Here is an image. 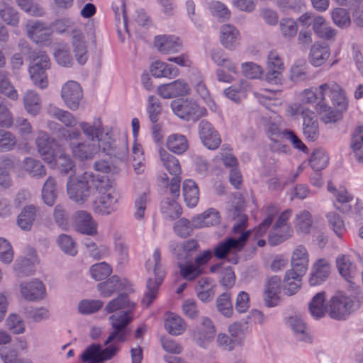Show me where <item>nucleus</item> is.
<instances>
[{"label":"nucleus","mask_w":363,"mask_h":363,"mask_svg":"<svg viewBox=\"0 0 363 363\" xmlns=\"http://www.w3.org/2000/svg\"><path fill=\"white\" fill-rule=\"evenodd\" d=\"M319 101L315 110L322 115L321 118L325 123L335 122L339 114L332 110L331 105L337 107L338 111L346 109L347 103L345 94L340 86L335 82L320 85L318 88Z\"/></svg>","instance_id":"f257e3e1"},{"label":"nucleus","mask_w":363,"mask_h":363,"mask_svg":"<svg viewBox=\"0 0 363 363\" xmlns=\"http://www.w3.org/2000/svg\"><path fill=\"white\" fill-rule=\"evenodd\" d=\"M101 151L107 155L119 160L125 159L128 152L127 140L113 138L111 131L104 128L99 118H94L92 122V153Z\"/></svg>","instance_id":"f03ea898"},{"label":"nucleus","mask_w":363,"mask_h":363,"mask_svg":"<svg viewBox=\"0 0 363 363\" xmlns=\"http://www.w3.org/2000/svg\"><path fill=\"white\" fill-rule=\"evenodd\" d=\"M35 145L42 159L51 167H57L61 173L67 174L74 168V162L69 155L62 154L57 159L55 148L58 144L48 133L39 131Z\"/></svg>","instance_id":"7ed1b4c3"},{"label":"nucleus","mask_w":363,"mask_h":363,"mask_svg":"<svg viewBox=\"0 0 363 363\" xmlns=\"http://www.w3.org/2000/svg\"><path fill=\"white\" fill-rule=\"evenodd\" d=\"M92 183L95 188L92 192L94 196L95 213L102 215L111 213L113 205L116 203L118 199L109 179L106 175L99 177L92 174Z\"/></svg>","instance_id":"20e7f679"},{"label":"nucleus","mask_w":363,"mask_h":363,"mask_svg":"<svg viewBox=\"0 0 363 363\" xmlns=\"http://www.w3.org/2000/svg\"><path fill=\"white\" fill-rule=\"evenodd\" d=\"M153 259H149L147 262V270L152 269L148 277L146 288L147 291L142 299V302L147 307L150 306L156 298L159 286L162 282L164 278V271L160 264V252L156 249L152 255Z\"/></svg>","instance_id":"39448f33"},{"label":"nucleus","mask_w":363,"mask_h":363,"mask_svg":"<svg viewBox=\"0 0 363 363\" xmlns=\"http://www.w3.org/2000/svg\"><path fill=\"white\" fill-rule=\"evenodd\" d=\"M250 233V231H245L238 238H228L218 242L213 249L214 256L219 259H227L231 264H238V253L243 249Z\"/></svg>","instance_id":"423d86ee"},{"label":"nucleus","mask_w":363,"mask_h":363,"mask_svg":"<svg viewBox=\"0 0 363 363\" xmlns=\"http://www.w3.org/2000/svg\"><path fill=\"white\" fill-rule=\"evenodd\" d=\"M174 113L186 121H196L206 114V109L193 99H178L171 102Z\"/></svg>","instance_id":"0eeeda50"},{"label":"nucleus","mask_w":363,"mask_h":363,"mask_svg":"<svg viewBox=\"0 0 363 363\" xmlns=\"http://www.w3.org/2000/svg\"><path fill=\"white\" fill-rule=\"evenodd\" d=\"M291 213V209H286L278 216L268 235L271 245H277L292 236L293 229L288 222Z\"/></svg>","instance_id":"6e6552de"},{"label":"nucleus","mask_w":363,"mask_h":363,"mask_svg":"<svg viewBox=\"0 0 363 363\" xmlns=\"http://www.w3.org/2000/svg\"><path fill=\"white\" fill-rule=\"evenodd\" d=\"M91 174L84 172L77 177L71 175L67 184V194L71 199L78 203H83L90 196L89 182Z\"/></svg>","instance_id":"1a4fd4ad"},{"label":"nucleus","mask_w":363,"mask_h":363,"mask_svg":"<svg viewBox=\"0 0 363 363\" xmlns=\"http://www.w3.org/2000/svg\"><path fill=\"white\" fill-rule=\"evenodd\" d=\"M50 59L45 52H40L33 58L29 67L30 78L34 84L41 89L46 88L48 84L46 70L50 68Z\"/></svg>","instance_id":"9d476101"},{"label":"nucleus","mask_w":363,"mask_h":363,"mask_svg":"<svg viewBox=\"0 0 363 363\" xmlns=\"http://www.w3.org/2000/svg\"><path fill=\"white\" fill-rule=\"evenodd\" d=\"M28 37L35 43L49 45L52 41V29L44 22L30 20L26 25Z\"/></svg>","instance_id":"9b49d317"},{"label":"nucleus","mask_w":363,"mask_h":363,"mask_svg":"<svg viewBox=\"0 0 363 363\" xmlns=\"http://www.w3.org/2000/svg\"><path fill=\"white\" fill-rule=\"evenodd\" d=\"M353 310L354 301L352 298L340 293L333 296L328 303V312L333 319H344Z\"/></svg>","instance_id":"f8f14e48"},{"label":"nucleus","mask_w":363,"mask_h":363,"mask_svg":"<svg viewBox=\"0 0 363 363\" xmlns=\"http://www.w3.org/2000/svg\"><path fill=\"white\" fill-rule=\"evenodd\" d=\"M113 331L106 340H123L128 333L127 325L133 320L130 312L116 313L110 317Z\"/></svg>","instance_id":"ddd939ff"},{"label":"nucleus","mask_w":363,"mask_h":363,"mask_svg":"<svg viewBox=\"0 0 363 363\" xmlns=\"http://www.w3.org/2000/svg\"><path fill=\"white\" fill-rule=\"evenodd\" d=\"M61 97L69 109L77 110L83 99V91L80 84L72 80L67 82L62 87Z\"/></svg>","instance_id":"4468645a"},{"label":"nucleus","mask_w":363,"mask_h":363,"mask_svg":"<svg viewBox=\"0 0 363 363\" xmlns=\"http://www.w3.org/2000/svg\"><path fill=\"white\" fill-rule=\"evenodd\" d=\"M158 94L164 99H171L189 94L190 87L183 79H177L171 83L160 86L157 89Z\"/></svg>","instance_id":"2eb2a0df"},{"label":"nucleus","mask_w":363,"mask_h":363,"mask_svg":"<svg viewBox=\"0 0 363 363\" xmlns=\"http://www.w3.org/2000/svg\"><path fill=\"white\" fill-rule=\"evenodd\" d=\"M199 136L202 143L210 150L218 148L221 143L218 132L206 121H201L199 123Z\"/></svg>","instance_id":"dca6fc26"},{"label":"nucleus","mask_w":363,"mask_h":363,"mask_svg":"<svg viewBox=\"0 0 363 363\" xmlns=\"http://www.w3.org/2000/svg\"><path fill=\"white\" fill-rule=\"evenodd\" d=\"M20 291L22 296L28 301H38L43 299L46 295L45 285L38 279L21 283Z\"/></svg>","instance_id":"f3484780"},{"label":"nucleus","mask_w":363,"mask_h":363,"mask_svg":"<svg viewBox=\"0 0 363 363\" xmlns=\"http://www.w3.org/2000/svg\"><path fill=\"white\" fill-rule=\"evenodd\" d=\"M281 289V280L278 276H272L267 279L265 283L264 303L268 307H273L277 305L279 297V293Z\"/></svg>","instance_id":"a211bd4d"},{"label":"nucleus","mask_w":363,"mask_h":363,"mask_svg":"<svg viewBox=\"0 0 363 363\" xmlns=\"http://www.w3.org/2000/svg\"><path fill=\"white\" fill-rule=\"evenodd\" d=\"M330 274V265L325 259H318L313 265L308 282L316 286L324 282Z\"/></svg>","instance_id":"6ab92c4d"},{"label":"nucleus","mask_w":363,"mask_h":363,"mask_svg":"<svg viewBox=\"0 0 363 363\" xmlns=\"http://www.w3.org/2000/svg\"><path fill=\"white\" fill-rule=\"evenodd\" d=\"M302 116L303 134L309 140H315L318 137V123L315 113L308 109H303Z\"/></svg>","instance_id":"aec40b11"},{"label":"nucleus","mask_w":363,"mask_h":363,"mask_svg":"<svg viewBox=\"0 0 363 363\" xmlns=\"http://www.w3.org/2000/svg\"><path fill=\"white\" fill-rule=\"evenodd\" d=\"M303 275L304 274L292 269L287 270L282 281L284 293L287 296L295 294L301 288V278Z\"/></svg>","instance_id":"412c9836"},{"label":"nucleus","mask_w":363,"mask_h":363,"mask_svg":"<svg viewBox=\"0 0 363 363\" xmlns=\"http://www.w3.org/2000/svg\"><path fill=\"white\" fill-rule=\"evenodd\" d=\"M308 254L306 248L303 245L297 246L291 256V269L305 274L308 269Z\"/></svg>","instance_id":"4be33fe9"},{"label":"nucleus","mask_w":363,"mask_h":363,"mask_svg":"<svg viewBox=\"0 0 363 363\" xmlns=\"http://www.w3.org/2000/svg\"><path fill=\"white\" fill-rule=\"evenodd\" d=\"M312 28L319 38L326 40H333L337 34L336 30L332 28L321 16L313 18Z\"/></svg>","instance_id":"5701e85b"},{"label":"nucleus","mask_w":363,"mask_h":363,"mask_svg":"<svg viewBox=\"0 0 363 363\" xmlns=\"http://www.w3.org/2000/svg\"><path fill=\"white\" fill-rule=\"evenodd\" d=\"M164 328L172 335H179L186 329V323L179 315L168 312L164 319Z\"/></svg>","instance_id":"b1692460"},{"label":"nucleus","mask_w":363,"mask_h":363,"mask_svg":"<svg viewBox=\"0 0 363 363\" xmlns=\"http://www.w3.org/2000/svg\"><path fill=\"white\" fill-rule=\"evenodd\" d=\"M106 347L92 344V363H104L116 355L118 347L114 345H108L111 342H105Z\"/></svg>","instance_id":"393cba45"},{"label":"nucleus","mask_w":363,"mask_h":363,"mask_svg":"<svg viewBox=\"0 0 363 363\" xmlns=\"http://www.w3.org/2000/svg\"><path fill=\"white\" fill-rule=\"evenodd\" d=\"M199 248V243L194 239L184 241L177 250L178 262L192 263L194 255Z\"/></svg>","instance_id":"a878e982"},{"label":"nucleus","mask_w":363,"mask_h":363,"mask_svg":"<svg viewBox=\"0 0 363 363\" xmlns=\"http://www.w3.org/2000/svg\"><path fill=\"white\" fill-rule=\"evenodd\" d=\"M72 43L74 47V52L76 60L80 65H84L88 60L86 45L84 36L80 30H73Z\"/></svg>","instance_id":"bb28decb"},{"label":"nucleus","mask_w":363,"mask_h":363,"mask_svg":"<svg viewBox=\"0 0 363 363\" xmlns=\"http://www.w3.org/2000/svg\"><path fill=\"white\" fill-rule=\"evenodd\" d=\"M214 287L215 284L211 279H200L195 286L198 298L203 302L211 301L215 296Z\"/></svg>","instance_id":"cd10ccee"},{"label":"nucleus","mask_w":363,"mask_h":363,"mask_svg":"<svg viewBox=\"0 0 363 363\" xmlns=\"http://www.w3.org/2000/svg\"><path fill=\"white\" fill-rule=\"evenodd\" d=\"M220 222L218 211L214 208H209L203 213L193 218V226L194 228H203L216 225Z\"/></svg>","instance_id":"c85d7f7f"},{"label":"nucleus","mask_w":363,"mask_h":363,"mask_svg":"<svg viewBox=\"0 0 363 363\" xmlns=\"http://www.w3.org/2000/svg\"><path fill=\"white\" fill-rule=\"evenodd\" d=\"M113 10L115 13L116 21H117V31L118 36L122 43L124 42L125 38L123 36V32L125 31L129 34L128 30L127 16L125 13V4L123 0H121L118 5L113 4L112 6Z\"/></svg>","instance_id":"c756f323"},{"label":"nucleus","mask_w":363,"mask_h":363,"mask_svg":"<svg viewBox=\"0 0 363 363\" xmlns=\"http://www.w3.org/2000/svg\"><path fill=\"white\" fill-rule=\"evenodd\" d=\"M155 45L160 52L169 53L177 52L181 47V43L177 37L162 35L155 38Z\"/></svg>","instance_id":"7c9ffc66"},{"label":"nucleus","mask_w":363,"mask_h":363,"mask_svg":"<svg viewBox=\"0 0 363 363\" xmlns=\"http://www.w3.org/2000/svg\"><path fill=\"white\" fill-rule=\"evenodd\" d=\"M220 40L221 44L228 49L234 48L240 39L239 31L232 25L224 24L220 28Z\"/></svg>","instance_id":"2f4dec72"},{"label":"nucleus","mask_w":363,"mask_h":363,"mask_svg":"<svg viewBox=\"0 0 363 363\" xmlns=\"http://www.w3.org/2000/svg\"><path fill=\"white\" fill-rule=\"evenodd\" d=\"M329 55L330 48L325 44L315 43L311 48V62L315 67L322 65Z\"/></svg>","instance_id":"473e14b6"},{"label":"nucleus","mask_w":363,"mask_h":363,"mask_svg":"<svg viewBox=\"0 0 363 363\" xmlns=\"http://www.w3.org/2000/svg\"><path fill=\"white\" fill-rule=\"evenodd\" d=\"M279 210V208L274 204H270L266 207L264 220L255 229V233L257 237H261L265 234L274 219L278 216Z\"/></svg>","instance_id":"72a5a7b5"},{"label":"nucleus","mask_w":363,"mask_h":363,"mask_svg":"<svg viewBox=\"0 0 363 363\" xmlns=\"http://www.w3.org/2000/svg\"><path fill=\"white\" fill-rule=\"evenodd\" d=\"M183 196L189 206H196L199 199V191L196 184L193 180L186 179L183 182Z\"/></svg>","instance_id":"f704fd0d"},{"label":"nucleus","mask_w":363,"mask_h":363,"mask_svg":"<svg viewBox=\"0 0 363 363\" xmlns=\"http://www.w3.org/2000/svg\"><path fill=\"white\" fill-rule=\"evenodd\" d=\"M23 104L26 111L35 116L41 109V100L40 96L33 90H28L23 96Z\"/></svg>","instance_id":"c9c22d12"},{"label":"nucleus","mask_w":363,"mask_h":363,"mask_svg":"<svg viewBox=\"0 0 363 363\" xmlns=\"http://www.w3.org/2000/svg\"><path fill=\"white\" fill-rule=\"evenodd\" d=\"M337 267L340 275L347 281H350L356 272V267L350 257L346 255H340L336 259Z\"/></svg>","instance_id":"e433bc0d"},{"label":"nucleus","mask_w":363,"mask_h":363,"mask_svg":"<svg viewBox=\"0 0 363 363\" xmlns=\"http://www.w3.org/2000/svg\"><path fill=\"white\" fill-rule=\"evenodd\" d=\"M151 72L155 77L172 78L177 76L179 70L176 67H173L165 62L157 61L152 64Z\"/></svg>","instance_id":"4c0bfd02"},{"label":"nucleus","mask_w":363,"mask_h":363,"mask_svg":"<svg viewBox=\"0 0 363 363\" xmlns=\"http://www.w3.org/2000/svg\"><path fill=\"white\" fill-rule=\"evenodd\" d=\"M0 17L8 26L17 27L19 24L18 12L5 2L0 4Z\"/></svg>","instance_id":"58836bf2"},{"label":"nucleus","mask_w":363,"mask_h":363,"mask_svg":"<svg viewBox=\"0 0 363 363\" xmlns=\"http://www.w3.org/2000/svg\"><path fill=\"white\" fill-rule=\"evenodd\" d=\"M350 146L356 160L359 162L363 163V125H360L354 130Z\"/></svg>","instance_id":"ea45409f"},{"label":"nucleus","mask_w":363,"mask_h":363,"mask_svg":"<svg viewBox=\"0 0 363 363\" xmlns=\"http://www.w3.org/2000/svg\"><path fill=\"white\" fill-rule=\"evenodd\" d=\"M36 216V208L33 206L25 207L18 217L17 223L18 226L24 230L31 229Z\"/></svg>","instance_id":"a19ab883"},{"label":"nucleus","mask_w":363,"mask_h":363,"mask_svg":"<svg viewBox=\"0 0 363 363\" xmlns=\"http://www.w3.org/2000/svg\"><path fill=\"white\" fill-rule=\"evenodd\" d=\"M309 311L315 318H320L324 316L327 311L325 305V292H319L313 296L309 303Z\"/></svg>","instance_id":"79ce46f5"},{"label":"nucleus","mask_w":363,"mask_h":363,"mask_svg":"<svg viewBox=\"0 0 363 363\" xmlns=\"http://www.w3.org/2000/svg\"><path fill=\"white\" fill-rule=\"evenodd\" d=\"M167 147L174 153L182 154L188 149V142L183 135L173 134L169 136Z\"/></svg>","instance_id":"37998d69"},{"label":"nucleus","mask_w":363,"mask_h":363,"mask_svg":"<svg viewBox=\"0 0 363 363\" xmlns=\"http://www.w3.org/2000/svg\"><path fill=\"white\" fill-rule=\"evenodd\" d=\"M77 231L86 235H91V216L89 213L80 211L76 213L74 220Z\"/></svg>","instance_id":"c03bdc74"},{"label":"nucleus","mask_w":363,"mask_h":363,"mask_svg":"<svg viewBox=\"0 0 363 363\" xmlns=\"http://www.w3.org/2000/svg\"><path fill=\"white\" fill-rule=\"evenodd\" d=\"M121 288L119 277L112 276L108 280L97 284V289L103 297H109Z\"/></svg>","instance_id":"a18cd8bd"},{"label":"nucleus","mask_w":363,"mask_h":363,"mask_svg":"<svg viewBox=\"0 0 363 363\" xmlns=\"http://www.w3.org/2000/svg\"><path fill=\"white\" fill-rule=\"evenodd\" d=\"M161 160L170 174L180 175L182 172L179 160L171 154L164 150H160Z\"/></svg>","instance_id":"49530a36"},{"label":"nucleus","mask_w":363,"mask_h":363,"mask_svg":"<svg viewBox=\"0 0 363 363\" xmlns=\"http://www.w3.org/2000/svg\"><path fill=\"white\" fill-rule=\"evenodd\" d=\"M312 223L311 215L308 211H302L296 215L294 225L297 231L309 233Z\"/></svg>","instance_id":"de8ad7c7"},{"label":"nucleus","mask_w":363,"mask_h":363,"mask_svg":"<svg viewBox=\"0 0 363 363\" xmlns=\"http://www.w3.org/2000/svg\"><path fill=\"white\" fill-rule=\"evenodd\" d=\"M180 275L186 281H193L203 273V269L195 266L194 263L178 262Z\"/></svg>","instance_id":"09e8293b"},{"label":"nucleus","mask_w":363,"mask_h":363,"mask_svg":"<svg viewBox=\"0 0 363 363\" xmlns=\"http://www.w3.org/2000/svg\"><path fill=\"white\" fill-rule=\"evenodd\" d=\"M55 180L49 177L44 184L42 190V198L44 203L50 206H52L57 197L55 190Z\"/></svg>","instance_id":"8fccbe9b"},{"label":"nucleus","mask_w":363,"mask_h":363,"mask_svg":"<svg viewBox=\"0 0 363 363\" xmlns=\"http://www.w3.org/2000/svg\"><path fill=\"white\" fill-rule=\"evenodd\" d=\"M279 29L284 38L292 39L298 32V25L291 18H283L279 22Z\"/></svg>","instance_id":"3c124183"},{"label":"nucleus","mask_w":363,"mask_h":363,"mask_svg":"<svg viewBox=\"0 0 363 363\" xmlns=\"http://www.w3.org/2000/svg\"><path fill=\"white\" fill-rule=\"evenodd\" d=\"M329 157L325 150L321 149L315 150L309 160L311 167L315 172L323 169L328 163Z\"/></svg>","instance_id":"603ef678"},{"label":"nucleus","mask_w":363,"mask_h":363,"mask_svg":"<svg viewBox=\"0 0 363 363\" xmlns=\"http://www.w3.org/2000/svg\"><path fill=\"white\" fill-rule=\"evenodd\" d=\"M0 93L12 100L18 98V94L11 84L6 72L0 71Z\"/></svg>","instance_id":"864d4df0"},{"label":"nucleus","mask_w":363,"mask_h":363,"mask_svg":"<svg viewBox=\"0 0 363 363\" xmlns=\"http://www.w3.org/2000/svg\"><path fill=\"white\" fill-rule=\"evenodd\" d=\"M134 304L131 303L128 300V295L126 294H122L117 298L111 300L106 306L105 310L107 313H111L117 310L122 308H133Z\"/></svg>","instance_id":"5fc2aeb1"},{"label":"nucleus","mask_w":363,"mask_h":363,"mask_svg":"<svg viewBox=\"0 0 363 363\" xmlns=\"http://www.w3.org/2000/svg\"><path fill=\"white\" fill-rule=\"evenodd\" d=\"M147 112L150 122L157 123L162 113V106L160 100L155 96L150 95L147 98Z\"/></svg>","instance_id":"6e6d98bb"},{"label":"nucleus","mask_w":363,"mask_h":363,"mask_svg":"<svg viewBox=\"0 0 363 363\" xmlns=\"http://www.w3.org/2000/svg\"><path fill=\"white\" fill-rule=\"evenodd\" d=\"M25 170L32 177H42L46 174L45 166L38 160L27 157L24 160Z\"/></svg>","instance_id":"4d7b16f0"},{"label":"nucleus","mask_w":363,"mask_h":363,"mask_svg":"<svg viewBox=\"0 0 363 363\" xmlns=\"http://www.w3.org/2000/svg\"><path fill=\"white\" fill-rule=\"evenodd\" d=\"M333 23L340 28H345L350 26L351 20L349 13L343 8H335L331 12Z\"/></svg>","instance_id":"13d9d810"},{"label":"nucleus","mask_w":363,"mask_h":363,"mask_svg":"<svg viewBox=\"0 0 363 363\" xmlns=\"http://www.w3.org/2000/svg\"><path fill=\"white\" fill-rule=\"evenodd\" d=\"M216 307L222 315L228 318L230 317L233 309L230 294L225 292L220 295L216 300Z\"/></svg>","instance_id":"bf43d9fd"},{"label":"nucleus","mask_w":363,"mask_h":363,"mask_svg":"<svg viewBox=\"0 0 363 363\" xmlns=\"http://www.w3.org/2000/svg\"><path fill=\"white\" fill-rule=\"evenodd\" d=\"M49 112L67 127H74L77 124L74 116L67 111L56 107H50Z\"/></svg>","instance_id":"052dcab7"},{"label":"nucleus","mask_w":363,"mask_h":363,"mask_svg":"<svg viewBox=\"0 0 363 363\" xmlns=\"http://www.w3.org/2000/svg\"><path fill=\"white\" fill-rule=\"evenodd\" d=\"M230 216L235 220L233 232L236 233L242 231L247 221V216L242 212L240 208L235 206L230 211Z\"/></svg>","instance_id":"680f3d73"},{"label":"nucleus","mask_w":363,"mask_h":363,"mask_svg":"<svg viewBox=\"0 0 363 363\" xmlns=\"http://www.w3.org/2000/svg\"><path fill=\"white\" fill-rule=\"evenodd\" d=\"M70 148L73 156L81 161L87 160L91 155V147L88 143H79L77 145L70 144Z\"/></svg>","instance_id":"e2e57ef3"},{"label":"nucleus","mask_w":363,"mask_h":363,"mask_svg":"<svg viewBox=\"0 0 363 363\" xmlns=\"http://www.w3.org/2000/svg\"><path fill=\"white\" fill-rule=\"evenodd\" d=\"M2 342H0V344ZM4 343L0 348V357L4 363H23L18 358L17 352L15 350L11 348L7 343L9 342H3Z\"/></svg>","instance_id":"0e129e2a"},{"label":"nucleus","mask_w":363,"mask_h":363,"mask_svg":"<svg viewBox=\"0 0 363 363\" xmlns=\"http://www.w3.org/2000/svg\"><path fill=\"white\" fill-rule=\"evenodd\" d=\"M111 272V267L105 262L92 264V277L96 280L104 279L107 278Z\"/></svg>","instance_id":"69168bd1"},{"label":"nucleus","mask_w":363,"mask_h":363,"mask_svg":"<svg viewBox=\"0 0 363 363\" xmlns=\"http://www.w3.org/2000/svg\"><path fill=\"white\" fill-rule=\"evenodd\" d=\"M6 325L15 334H21L25 331L24 322L17 314H11L6 319Z\"/></svg>","instance_id":"338daca9"},{"label":"nucleus","mask_w":363,"mask_h":363,"mask_svg":"<svg viewBox=\"0 0 363 363\" xmlns=\"http://www.w3.org/2000/svg\"><path fill=\"white\" fill-rule=\"evenodd\" d=\"M194 228H195L193 226V220L191 224H190L189 221L184 218L178 220L174 225V232L183 238L189 236Z\"/></svg>","instance_id":"774afa93"}]
</instances>
